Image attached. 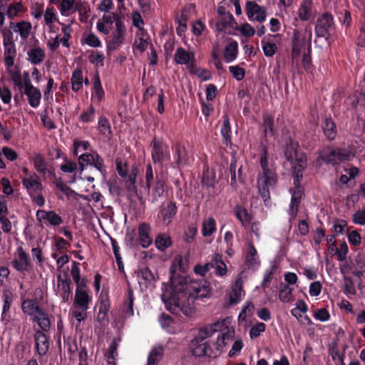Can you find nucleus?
Masks as SVG:
<instances>
[{
  "mask_svg": "<svg viewBox=\"0 0 365 365\" xmlns=\"http://www.w3.org/2000/svg\"><path fill=\"white\" fill-rule=\"evenodd\" d=\"M245 277V272H240L237 276L235 284L232 286L230 292L227 294L229 305H236L244 298L245 292L242 286Z\"/></svg>",
  "mask_w": 365,
  "mask_h": 365,
  "instance_id": "nucleus-8",
  "label": "nucleus"
},
{
  "mask_svg": "<svg viewBox=\"0 0 365 365\" xmlns=\"http://www.w3.org/2000/svg\"><path fill=\"white\" fill-rule=\"evenodd\" d=\"M188 257L187 256L177 255L170 267V272L173 274L179 271L185 272L188 269Z\"/></svg>",
  "mask_w": 365,
  "mask_h": 365,
  "instance_id": "nucleus-33",
  "label": "nucleus"
},
{
  "mask_svg": "<svg viewBox=\"0 0 365 365\" xmlns=\"http://www.w3.org/2000/svg\"><path fill=\"white\" fill-rule=\"evenodd\" d=\"M24 11V5L21 1H15L7 7L6 15L9 19H15L19 13Z\"/></svg>",
  "mask_w": 365,
  "mask_h": 365,
  "instance_id": "nucleus-44",
  "label": "nucleus"
},
{
  "mask_svg": "<svg viewBox=\"0 0 365 365\" xmlns=\"http://www.w3.org/2000/svg\"><path fill=\"white\" fill-rule=\"evenodd\" d=\"M45 56L44 50L39 46H34L27 51V60L34 65L42 63Z\"/></svg>",
  "mask_w": 365,
  "mask_h": 365,
  "instance_id": "nucleus-25",
  "label": "nucleus"
},
{
  "mask_svg": "<svg viewBox=\"0 0 365 365\" xmlns=\"http://www.w3.org/2000/svg\"><path fill=\"white\" fill-rule=\"evenodd\" d=\"M71 274L73 281L76 282V286H78L80 284H86L84 279L81 280V269L79 267L78 262H73Z\"/></svg>",
  "mask_w": 365,
  "mask_h": 365,
  "instance_id": "nucleus-54",
  "label": "nucleus"
},
{
  "mask_svg": "<svg viewBox=\"0 0 365 365\" xmlns=\"http://www.w3.org/2000/svg\"><path fill=\"white\" fill-rule=\"evenodd\" d=\"M121 21L119 16L113 12H107L103 14L102 18L98 21L96 24L97 30L103 34H108L113 24L115 23L116 26V21Z\"/></svg>",
  "mask_w": 365,
  "mask_h": 365,
  "instance_id": "nucleus-13",
  "label": "nucleus"
},
{
  "mask_svg": "<svg viewBox=\"0 0 365 365\" xmlns=\"http://www.w3.org/2000/svg\"><path fill=\"white\" fill-rule=\"evenodd\" d=\"M337 150V155H338V162H343L345 160H351L354 156V153L348 149L345 148H338Z\"/></svg>",
  "mask_w": 365,
  "mask_h": 365,
  "instance_id": "nucleus-61",
  "label": "nucleus"
},
{
  "mask_svg": "<svg viewBox=\"0 0 365 365\" xmlns=\"http://www.w3.org/2000/svg\"><path fill=\"white\" fill-rule=\"evenodd\" d=\"M126 28L123 21H116V26L106 41L107 49L113 51L117 49L123 43Z\"/></svg>",
  "mask_w": 365,
  "mask_h": 365,
  "instance_id": "nucleus-10",
  "label": "nucleus"
},
{
  "mask_svg": "<svg viewBox=\"0 0 365 365\" xmlns=\"http://www.w3.org/2000/svg\"><path fill=\"white\" fill-rule=\"evenodd\" d=\"M255 306L250 302H247L242 307V309L239 314V319L245 320L247 317L250 316L254 310Z\"/></svg>",
  "mask_w": 365,
  "mask_h": 365,
  "instance_id": "nucleus-62",
  "label": "nucleus"
},
{
  "mask_svg": "<svg viewBox=\"0 0 365 365\" xmlns=\"http://www.w3.org/2000/svg\"><path fill=\"white\" fill-rule=\"evenodd\" d=\"M118 344L115 339H114L110 344L106 354V357L108 360V365H116L115 360L118 356Z\"/></svg>",
  "mask_w": 365,
  "mask_h": 365,
  "instance_id": "nucleus-43",
  "label": "nucleus"
},
{
  "mask_svg": "<svg viewBox=\"0 0 365 365\" xmlns=\"http://www.w3.org/2000/svg\"><path fill=\"white\" fill-rule=\"evenodd\" d=\"M165 190L164 181L161 180H157L150 192L151 202L157 203L163 198Z\"/></svg>",
  "mask_w": 365,
  "mask_h": 365,
  "instance_id": "nucleus-36",
  "label": "nucleus"
},
{
  "mask_svg": "<svg viewBox=\"0 0 365 365\" xmlns=\"http://www.w3.org/2000/svg\"><path fill=\"white\" fill-rule=\"evenodd\" d=\"M245 262L247 267L252 269H257L260 265V260L257 251L252 243L249 244V247L245 255Z\"/></svg>",
  "mask_w": 365,
  "mask_h": 365,
  "instance_id": "nucleus-23",
  "label": "nucleus"
},
{
  "mask_svg": "<svg viewBox=\"0 0 365 365\" xmlns=\"http://www.w3.org/2000/svg\"><path fill=\"white\" fill-rule=\"evenodd\" d=\"M297 14L298 18L303 21H307L314 18L315 10L312 0H303L300 3Z\"/></svg>",
  "mask_w": 365,
  "mask_h": 365,
  "instance_id": "nucleus-19",
  "label": "nucleus"
},
{
  "mask_svg": "<svg viewBox=\"0 0 365 365\" xmlns=\"http://www.w3.org/2000/svg\"><path fill=\"white\" fill-rule=\"evenodd\" d=\"M155 245L159 250L164 251L171 245V239L166 234H160L156 237Z\"/></svg>",
  "mask_w": 365,
  "mask_h": 365,
  "instance_id": "nucleus-45",
  "label": "nucleus"
},
{
  "mask_svg": "<svg viewBox=\"0 0 365 365\" xmlns=\"http://www.w3.org/2000/svg\"><path fill=\"white\" fill-rule=\"evenodd\" d=\"M175 214L176 206L173 202H170L158 212V218L163 225H168Z\"/></svg>",
  "mask_w": 365,
  "mask_h": 365,
  "instance_id": "nucleus-20",
  "label": "nucleus"
},
{
  "mask_svg": "<svg viewBox=\"0 0 365 365\" xmlns=\"http://www.w3.org/2000/svg\"><path fill=\"white\" fill-rule=\"evenodd\" d=\"M262 50L264 54L267 57L272 56L277 50V46L275 43L271 41H262Z\"/></svg>",
  "mask_w": 365,
  "mask_h": 365,
  "instance_id": "nucleus-58",
  "label": "nucleus"
},
{
  "mask_svg": "<svg viewBox=\"0 0 365 365\" xmlns=\"http://www.w3.org/2000/svg\"><path fill=\"white\" fill-rule=\"evenodd\" d=\"M209 331L208 329H200L197 336L192 341L191 349L193 355L210 358H215L220 355L215 342L207 340L210 337Z\"/></svg>",
  "mask_w": 365,
  "mask_h": 365,
  "instance_id": "nucleus-3",
  "label": "nucleus"
},
{
  "mask_svg": "<svg viewBox=\"0 0 365 365\" xmlns=\"http://www.w3.org/2000/svg\"><path fill=\"white\" fill-rule=\"evenodd\" d=\"M232 323V318L226 317L222 320L217 321L210 326H206L202 329H208L210 330L209 336H212L215 332L221 333L227 329Z\"/></svg>",
  "mask_w": 365,
  "mask_h": 365,
  "instance_id": "nucleus-32",
  "label": "nucleus"
},
{
  "mask_svg": "<svg viewBox=\"0 0 365 365\" xmlns=\"http://www.w3.org/2000/svg\"><path fill=\"white\" fill-rule=\"evenodd\" d=\"M21 182L29 195L34 192H40L43 190L42 183L37 174H29V176L24 177Z\"/></svg>",
  "mask_w": 365,
  "mask_h": 365,
  "instance_id": "nucleus-14",
  "label": "nucleus"
},
{
  "mask_svg": "<svg viewBox=\"0 0 365 365\" xmlns=\"http://www.w3.org/2000/svg\"><path fill=\"white\" fill-rule=\"evenodd\" d=\"M334 27V19L331 14H324L317 21L314 31L318 37L328 35Z\"/></svg>",
  "mask_w": 365,
  "mask_h": 365,
  "instance_id": "nucleus-11",
  "label": "nucleus"
},
{
  "mask_svg": "<svg viewBox=\"0 0 365 365\" xmlns=\"http://www.w3.org/2000/svg\"><path fill=\"white\" fill-rule=\"evenodd\" d=\"M151 155L155 163L163 165L170 159L169 148L166 144L154 138L152 142Z\"/></svg>",
  "mask_w": 365,
  "mask_h": 365,
  "instance_id": "nucleus-9",
  "label": "nucleus"
},
{
  "mask_svg": "<svg viewBox=\"0 0 365 365\" xmlns=\"http://www.w3.org/2000/svg\"><path fill=\"white\" fill-rule=\"evenodd\" d=\"M238 53V44L233 41L227 44L223 52V58L226 63L234 61Z\"/></svg>",
  "mask_w": 365,
  "mask_h": 365,
  "instance_id": "nucleus-35",
  "label": "nucleus"
},
{
  "mask_svg": "<svg viewBox=\"0 0 365 365\" xmlns=\"http://www.w3.org/2000/svg\"><path fill=\"white\" fill-rule=\"evenodd\" d=\"M11 27L15 32L19 34L21 38L24 41L29 38L32 29L31 24L26 21H21L16 24L11 23Z\"/></svg>",
  "mask_w": 365,
  "mask_h": 365,
  "instance_id": "nucleus-28",
  "label": "nucleus"
},
{
  "mask_svg": "<svg viewBox=\"0 0 365 365\" xmlns=\"http://www.w3.org/2000/svg\"><path fill=\"white\" fill-rule=\"evenodd\" d=\"M24 93L26 96L28 103L31 107L37 108L40 105L42 95L38 88L34 86L24 90Z\"/></svg>",
  "mask_w": 365,
  "mask_h": 365,
  "instance_id": "nucleus-27",
  "label": "nucleus"
},
{
  "mask_svg": "<svg viewBox=\"0 0 365 365\" xmlns=\"http://www.w3.org/2000/svg\"><path fill=\"white\" fill-rule=\"evenodd\" d=\"M235 334L234 328L230 325V327L223 331L220 335L218 336L217 340L215 342L216 348L218 349L219 354L222 352V348L226 345L227 341L232 339Z\"/></svg>",
  "mask_w": 365,
  "mask_h": 365,
  "instance_id": "nucleus-31",
  "label": "nucleus"
},
{
  "mask_svg": "<svg viewBox=\"0 0 365 365\" xmlns=\"http://www.w3.org/2000/svg\"><path fill=\"white\" fill-rule=\"evenodd\" d=\"M294 184L296 188L292 192L291 202L289 205V209L288 211V214L289 215V220H292L295 218L298 211V205L300 202V199L303 195L302 188L298 185V179L294 180Z\"/></svg>",
  "mask_w": 365,
  "mask_h": 365,
  "instance_id": "nucleus-18",
  "label": "nucleus"
},
{
  "mask_svg": "<svg viewBox=\"0 0 365 365\" xmlns=\"http://www.w3.org/2000/svg\"><path fill=\"white\" fill-rule=\"evenodd\" d=\"M36 217L38 225L41 227L45 226L56 227L63 222L62 217L52 210H38Z\"/></svg>",
  "mask_w": 365,
  "mask_h": 365,
  "instance_id": "nucleus-6",
  "label": "nucleus"
},
{
  "mask_svg": "<svg viewBox=\"0 0 365 365\" xmlns=\"http://www.w3.org/2000/svg\"><path fill=\"white\" fill-rule=\"evenodd\" d=\"M229 71L232 73V76L237 81H241L244 78L245 71L243 68L238 66H231L229 67Z\"/></svg>",
  "mask_w": 365,
  "mask_h": 365,
  "instance_id": "nucleus-64",
  "label": "nucleus"
},
{
  "mask_svg": "<svg viewBox=\"0 0 365 365\" xmlns=\"http://www.w3.org/2000/svg\"><path fill=\"white\" fill-rule=\"evenodd\" d=\"M41 308L33 299H24L21 302L23 312L32 317Z\"/></svg>",
  "mask_w": 365,
  "mask_h": 365,
  "instance_id": "nucleus-38",
  "label": "nucleus"
},
{
  "mask_svg": "<svg viewBox=\"0 0 365 365\" xmlns=\"http://www.w3.org/2000/svg\"><path fill=\"white\" fill-rule=\"evenodd\" d=\"M171 284L175 294L168 297L164 293L161 298L167 309L173 313L181 311L185 315L190 316L192 313V309L190 304H184V299L188 296L192 299H202L210 294L209 284L205 279H179L178 284L173 280Z\"/></svg>",
  "mask_w": 365,
  "mask_h": 365,
  "instance_id": "nucleus-1",
  "label": "nucleus"
},
{
  "mask_svg": "<svg viewBox=\"0 0 365 365\" xmlns=\"http://www.w3.org/2000/svg\"><path fill=\"white\" fill-rule=\"evenodd\" d=\"M202 226V235L203 237L211 236L217 230L215 220L212 217L205 219Z\"/></svg>",
  "mask_w": 365,
  "mask_h": 365,
  "instance_id": "nucleus-40",
  "label": "nucleus"
},
{
  "mask_svg": "<svg viewBox=\"0 0 365 365\" xmlns=\"http://www.w3.org/2000/svg\"><path fill=\"white\" fill-rule=\"evenodd\" d=\"M279 299L284 303H287L292 299V289L288 286H284L279 290Z\"/></svg>",
  "mask_w": 365,
  "mask_h": 365,
  "instance_id": "nucleus-57",
  "label": "nucleus"
},
{
  "mask_svg": "<svg viewBox=\"0 0 365 365\" xmlns=\"http://www.w3.org/2000/svg\"><path fill=\"white\" fill-rule=\"evenodd\" d=\"M324 134L329 140H332L336 135V129L334 122L331 118H326L322 124Z\"/></svg>",
  "mask_w": 365,
  "mask_h": 365,
  "instance_id": "nucleus-34",
  "label": "nucleus"
},
{
  "mask_svg": "<svg viewBox=\"0 0 365 365\" xmlns=\"http://www.w3.org/2000/svg\"><path fill=\"white\" fill-rule=\"evenodd\" d=\"M93 295L86 284L76 286L73 299V307L87 311L92 304Z\"/></svg>",
  "mask_w": 365,
  "mask_h": 365,
  "instance_id": "nucleus-5",
  "label": "nucleus"
},
{
  "mask_svg": "<svg viewBox=\"0 0 365 365\" xmlns=\"http://www.w3.org/2000/svg\"><path fill=\"white\" fill-rule=\"evenodd\" d=\"M173 60L175 63L185 65L189 69L192 68L195 64V54L193 51H187L184 48L179 46L175 50Z\"/></svg>",
  "mask_w": 365,
  "mask_h": 365,
  "instance_id": "nucleus-12",
  "label": "nucleus"
},
{
  "mask_svg": "<svg viewBox=\"0 0 365 365\" xmlns=\"http://www.w3.org/2000/svg\"><path fill=\"white\" fill-rule=\"evenodd\" d=\"M36 348L40 356L45 355L48 351L49 341L48 336L43 331H37L34 335Z\"/></svg>",
  "mask_w": 365,
  "mask_h": 365,
  "instance_id": "nucleus-22",
  "label": "nucleus"
},
{
  "mask_svg": "<svg viewBox=\"0 0 365 365\" xmlns=\"http://www.w3.org/2000/svg\"><path fill=\"white\" fill-rule=\"evenodd\" d=\"M108 307H107V305L106 304H103L102 302L99 307L98 313L96 316V321L101 326H105L108 322Z\"/></svg>",
  "mask_w": 365,
  "mask_h": 365,
  "instance_id": "nucleus-52",
  "label": "nucleus"
},
{
  "mask_svg": "<svg viewBox=\"0 0 365 365\" xmlns=\"http://www.w3.org/2000/svg\"><path fill=\"white\" fill-rule=\"evenodd\" d=\"M221 134L225 141V144L229 145L231 144V128L230 123L227 116L224 117L223 123L221 127Z\"/></svg>",
  "mask_w": 365,
  "mask_h": 365,
  "instance_id": "nucleus-46",
  "label": "nucleus"
},
{
  "mask_svg": "<svg viewBox=\"0 0 365 365\" xmlns=\"http://www.w3.org/2000/svg\"><path fill=\"white\" fill-rule=\"evenodd\" d=\"M175 21L178 24L176 29V33L179 36H182L187 29V15L184 13H182L176 18Z\"/></svg>",
  "mask_w": 365,
  "mask_h": 365,
  "instance_id": "nucleus-51",
  "label": "nucleus"
},
{
  "mask_svg": "<svg viewBox=\"0 0 365 365\" xmlns=\"http://www.w3.org/2000/svg\"><path fill=\"white\" fill-rule=\"evenodd\" d=\"M34 167L38 173L41 175H46L48 171L47 163L42 155L36 153L33 158Z\"/></svg>",
  "mask_w": 365,
  "mask_h": 365,
  "instance_id": "nucleus-39",
  "label": "nucleus"
},
{
  "mask_svg": "<svg viewBox=\"0 0 365 365\" xmlns=\"http://www.w3.org/2000/svg\"><path fill=\"white\" fill-rule=\"evenodd\" d=\"M11 266L16 271L24 274L31 270L32 263L29 256L22 247H19L14 254Z\"/></svg>",
  "mask_w": 365,
  "mask_h": 365,
  "instance_id": "nucleus-7",
  "label": "nucleus"
},
{
  "mask_svg": "<svg viewBox=\"0 0 365 365\" xmlns=\"http://www.w3.org/2000/svg\"><path fill=\"white\" fill-rule=\"evenodd\" d=\"M234 213L242 227H247L250 225L252 216L246 208L241 205H236L234 208Z\"/></svg>",
  "mask_w": 365,
  "mask_h": 365,
  "instance_id": "nucleus-29",
  "label": "nucleus"
},
{
  "mask_svg": "<svg viewBox=\"0 0 365 365\" xmlns=\"http://www.w3.org/2000/svg\"><path fill=\"white\" fill-rule=\"evenodd\" d=\"M150 231L151 227L147 223H142L138 227V240L143 248L148 247L153 242V239L150 236Z\"/></svg>",
  "mask_w": 365,
  "mask_h": 365,
  "instance_id": "nucleus-21",
  "label": "nucleus"
},
{
  "mask_svg": "<svg viewBox=\"0 0 365 365\" xmlns=\"http://www.w3.org/2000/svg\"><path fill=\"white\" fill-rule=\"evenodd\" d=\"M95 113L96 109L92 105H91L81 114L79 116V120L86 123L93 122L94 120Z\"/></svg>",
  "mask_w": 365,
  "mask_h": 365,
  "instance_id": "nucleus-55",
  "label": "nucleus"
},
{
  "mask_svg": "<svg viewBox=\"0 0 365 365\" xmlns=\"http://www.w3.org/2000/svg\"><path fill=\"white\" fill-rule=\"evenodd\" d=\"M304 39L299 31H294L292 39V58L293 63L298 64L301 55L305 53Z\"/></svg>",
  "mask_w": 365,
  "mask_h": 365,
  "instance_id": "nucleus-15",
  "label": "nucleus"
},
{
  "mask_svg": "<svg viewBox=\"0 0 365 365\" xmlns=\"http://www.w3.org/2000/svg\"><path fill=\"white\" fill-rule=\"evenodd\" d=\"M163 354V348L161 346H154L148 357V365H156Z\"/></svg>",
  "mask_w": 365,
  "mask_h": 365,
  "instance_id": "nucleus-41",
  "label": "nucleus"
},
{
  "mask_svg": "<svg viewBox=\"0 0 365 365\" xmlns=\"http://www.w3.org/2000/svg\"><path fill=\"white\" fill-rule=\"evenodd\" d=\"M43 18L46 24L48 26L49 29H53V23L57 20L56 14L53 7L48 6L46 8L43 15Z\"/></svg>",
  "mask_w": 365,
  "mask_h": 365,
  "instance_id": "nucleus-49",
  "label": "nucleus"
},
{
  "mask_svg": "<svg viewBox=\"0 0 365 365\" xmlns=\"http://www.w3.org/2000/svg\"><path fill=\"white\" fill-rule=\"evenodd\" d=\"M89 62L96 66H103L105 60V56L103 52L98 50L91 51L88 56Z\"/></svg>",
  "mask_w": 365,
  "mask_h": 365,
  "instance_id": "nucleus-47",
  "label": "nucleus"
},
{
  "mask_svg": "<svg viewBox=\"0 0 365 365\" xmlns=\"http://www.w3.org/2000/svg\"><path fill=\"white\" fill-rule=\"evenodd\" d=\"M71 88L74 92H78L83 88V75L81 69H76L72 73Z\"/></svg>",
  "mask_w": 365,
  "mask_h": 365,
  "instance_id": "nucleus-37",
  "label": "nucleus"
},
{
  "mask_svg": "<svg viewBox=\"0 0 365 365\" xmlns=\"http://www.w3.org/2000/svg\"><path fill=\"white\" fill-rule=\"evenodd\" d=\"M31 320L36 322L43 331H48L51 327V320L48 314L40 309L32 317Z\"/></svg>",
  "mask_w": 365,
  "mask_h": 365,
  "instance_id": "nucleus-26",
  "label": "nucleus"
},
{
  "mask_svg": "<svg viewBox=\"0 0 365 365\" xmlns=\"http://www.w3.org/2000/svg\"><path fill=\"white\" fill-rule=\"evenodd\" d=\"M71 282L60 275L57 277V283L54 287L55 293L61 298L63 302H67L71 298Z\"/></svg>",
  "mask_w": 365,
  "mask_h": 365,
  "instance_id": "nucleus-16",
  "label": "nucleus"
},
{
  "mask_svg": "<svg viewBox=\"0 0 365 365\" xmlns=\"http://www.w3.org/2000/svg\"><path fill=\"white\" fill-rule=\"evenodd\" d=\"M133 292L131 289L128 291V298L124 304L123 312L128 316H133L134 314L133 311Z\"/></svg>",
  "mask_w": 365,
  "mask_h": 365,
  "instance_id": "nucleus-50",
  "label": "nucleus"
},
{
  "mask_svg": "<svg viewBox=\"0 0 365 365\" xmlns=\"http://www.w3.org/2000/svg\"><path fill=\"white\" fill-rule=\"evenodd\" d=\"M77 168L78 165L76 163L68 160H66L60 167V170L66 173H73Z\"/></svg>",
  "mask_w": 365,
  "mask_h": 365,
  "instance_id": "nucleus-63",
  "label": "nucleus"
},
{
  "mask_svg": "<svg viewBox=\"0 0 365 365\" xmlns=\"http://www.w3.org/2000/svg\"><path fill=\"white\" fill-rule=\"evenodd\" d=\"M82 41L90 47L98 48L101 46V41L93 33L83 35Z\"/></svg>",
  "mask_w": 365,
  "mask_h": 365,
  "instance_id": "nucleus-48",
  "label": "nucleus"
},
{
  "mask_svg": "<svg viewBox=\"0 0 365 365\" xmlns=\"http://www.w3.org/2000/svg\"><path fill=\"white\" fill-rule=\"evenodd\" d=\"M261 171L257 177V187L259 193L266 202L270 199L269 190L275 187L277 182V176L274 170L269 166L268 154L266 148H263L260 153Z\"/></svg>",
  "mask_w": 365,
  "mask_h": 365,
  "instance_id": "nucleus-2",
  "label": "nucleus"
},
{
  "mask_svg": "<svg viewBox=\"0 0 365 365\" xmlns=\"http://www.w3.org/2000/svg\"><path fill=\"white\" fill-rule=\"evenodd\" d=\"M246 12L248 19L252 21L262 22L266 19V11L264 8L253 1L247 2Z\"/></svg>",
  "mask_w": 365,
  "mask_h": 365,
  "instance_id": "nucleus-17",
  "label": "nucleus"
},
{
  "mask_svg": "<svg viewBox=\"0 0 365 365\" xmlns=\"http://www.w3.org/2000/svg\"><path fill=\"white\" fill-rule=\"evenodd\" d=\"M298 144L290 140L287 144L284 155L292 164L294 173L299 178L302 176V171L307 168V158L304 154L297 152Z\"/></svg>",
  "mask_w": 365,
  "mask_h": 365,
  "instance_id": "nucleus-4",
  "label": "nucleus"
},
{
  "mask_svg": "<svg viewBox=\"0 0 365 365\" xmlns=\"http://www.w3.org/2000/svg\"><path fill=\"white\" fill-rule=\"evenodd\" d=\"M78 164L80 166V169L83 171L86 166L88 165H91V163H93L94 160V153H85L81 154L78 158Z\"/></svg>",
  "mask_w": 365,
  "mask_h": 365,
  "instance_id": "nucleus-56",
  "label": "nucleus"
},
{
  "mask_svg": "<svg viewBox=\"0 0 365 365\" xmlns=\"http://www.w3.org/2000/svg\"><path fill=\"white\" fill-rule=\"evenodd\" d=\"M105 96V92L102 87L101 81L98 73H96L93 77V90L91 93V100L95 103H100Z\"/></svg>",
  "mask_w": 365,
  "mask_h": 365,
  "instance_id": "nucleus-24",
  "label": "nucleus"
},
{
  "mask_svg": "<svg viewBox=\"0 0 365 365\" xmlns=\"http://www.w3.org/2000/svg\"><path fill=\"white\" fill-rule=\"evenodd\" d=\"M211 267L215 269V274L219 277L225 276L227 272V265L222 260V255L215 254L211 259Z\"/></svg>",
  "mask_w": 365,
  "mask_h": 365,
  "instance_id": "nucleus-30",
  "label": "nucleus"
},
{
  "mask_svg": "<svg viewBox=\"0 0 365 365\" xmlns=\"http://www.w3.org/2000/svg\"><path fill=\"white\" fill-rule=\"evenodd\" d=\"M74 6V0H61L58 9L63 16H68Z\"/></svg>",
  "mask_w": 365,
  "mask_h": 365,
  "instance_id": "nucleus-53",
  "label": "nucleus"
},
{
  "mask_svg": "<svg viewBox=\"0 0 365 365\" xmlns=\"http://www.w3.org/2000/svg\"><path fill=\"white\" fill-rule=\"evenodd\" d=\"M98 130L103 136L106 138L110 137L112 134L111 128L108 120L106 117L101 116L99 118L98 122Z\"/></svg>",
  "mask_w": 365,
  "mask_h": 365,
  "instance_id": "nucleus-42",
  "label": "nucleus"
},
{
  "mask_svg": "<svg viewBox=\"0 0 365 365\" xmlns=\"http://www.w3.org/2000/svg\"><path fill=\"white\" fill-rule=\"evenodd\" d=\"M89 146L90 143L88 141L75 140L73 141V153L75 155H78L79 153L88 150Z\"/></svg>",
  "mask_w": 365,
  "mask_h": 365,
  "instance_id": "nucleus-59",
  "label": "nucleus"
},
{
  "mask_svg": "<svg viewBox=\"0 0 365 365\" xmlns=\"http://www.w3.org/2000/svg\"><path fill=\"white\" fill-rule=\"evenodd\" d=\"M266 329V325L263 322H259L251 327L250 330V336L251 339L258 337L261 333L264 332Z\"/></svg>",
  "mask_w": 365,
  "mask_h": 365,
  "instance_id": "nucleus-60",
  "label": "nucleus"
}]
</instances>
